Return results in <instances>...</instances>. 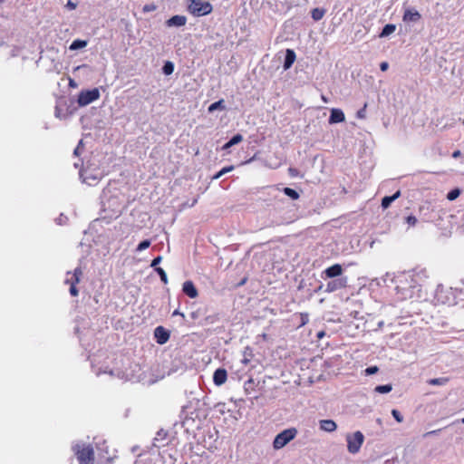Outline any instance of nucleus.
<instances>
[{"instance_id": "1", "label": "nucleus", "mask_w": 464, "mask_h": 464, "mask_svg": "<svg viewBox=\"0 0 464 464\" xmlns=\"http://www.w3.org/2000/svg\"><path fill=\"white\" fill-rule=\"evenodd\" d=\"M428 277L426 269H412L404 272L396 277L395 289L401 298H411L415 291H420V286Z\"/></svg>"}, {"instance_id": "2", "label": "nucleus", "mask_w": 464, "mask_h": 464, "mask_svg": "<svg viewBox=\"0 0 464 464\" xmlns=\"http://www.w3.org/2000/svg\"><path fill=\"white\" fill-rule=\"evenodd\" d=\"M296 219L294 205L284 198L276 200V206L269 211V226L287 225Z\"/></svg>"}, {"instance_id": "3", "label": "nucleus", "mask_w": 464, "mask_h": 464, "mask_svg": "<svg viewBox=\"0 0 464 464\" xmlns=\"http://www.w3.org/2000/svg\"><path fill=\"white\" fill-rule=\"evenodd\" d=\"M72 450L80 464H93L94 451L91 445L76 444Z\"/></svg>"}, {"instance_id": "4", "label": "nucleus", "mask_w": 464, "mask_h": 464, "mask_svg": "<svg viewBox=\"0 0 464 464\" xmlns=\"http://www.w3.org/2000/svg\"><path fill=\"white\" fill-rule=\"evenodd\" d=\"M188 10L194 16H203L211 13L212 5L208 2H201L200 0H189Z\"/></svg>"}, {"instance_id": "5", "label": "nucleus", "mask_w": 464, "mask_h": 464, "mask_svg": "<svg viewBox=\"0 0 464 464\" xmlns=\"http://www.w3.org/2000/svg\"><path fill=\"white\" fill-rule=\"evenodd\" d=\"M297 430L295 428L284 430L276 436L273 441V447L276 450L284 448L288 442L295 438Z\"/></svg>"}, {"instance_id": "6", "label": "nucleus", "mask_w": 464, "mask_h": 464, "mask_svg": "<svg viewBox=\"0 0 464 464\" xmlns=\"http://www.w3.org/2000/svg\"><path fill=\"white\" fill-rule=\"evenodd\" d=\"M100 96L101 93L98 88H93L91 90H82L78 94L77 103L80 107H84L97 101L100 98Z\"/></svg>"}, {"instance_id": "7", "label": "nucleus", "mask_w": 464, "mask_h": 464, "mask_svg": "<svg viewBox=\"0 0 464 464\" xmlns=\"http://www.w3.org/2000/svg\"><path fill=\"white\" fill-rule=\"evenodd\" d=\"M346 441L348 451L352 454H355L360 450L364 441V436L361 431L358 430L352 434H347Z\"/></svg>"}, {"instance_id": "8", "label": "nucleus", "mask_w": 464, "mask_h": 464, "mask_svg": "<svg viewBox=\"0 0 464 464\" xmlns=\"http://www.w3.org/2000/svg\"><path fill=\"white\" fill-rule=\"evenodd\" d=\"M348 284V278L347 276H341L338 278H332L331 281H329L326 284L325 292L327 293H333L337 290L345 288Z\"/></svg>"}, {"instance_id": "9", "label": "nucleus", "mask_w": 464, "mask_h": 464, "mask_svg": "<svg viewBox=\"0 0 464 464\" xmlns=\"http://www.w3.org/2000/svg\"><path fill=\"white\" fill-rule=\"evenodd\" d=\"M343 269L342 266L340 264H334L324 270L323 278H338L343 276Z\"/></svg>"}, {"instance_id": "10", "label": "nucleus", "mask_w": 464, "mask_h": 464, "mask_svg": "<svg viewBox=\"0 0 464 464\" xmlns=\"http://www.w3.org/2000/svg\"><path fill=\"white\" fill-rule=\"evenodd\" d=\"M170 334L163 326H157L154 330V337L159 344H165L169 339Z\"/></svg>"}, {"instance_id": "11", "label": "nucleus", "mask_w": 464, "mask_h": 464, "mask_svg": "<svg viewBox=\"0 0 464 464\" xmlns=\"http://www.w3.org/2000/svg\"><path fill=\"white\" fill-rule=\"evenodd\" d=\"M421 18L420 14L414 8H407L404 11L402 20L405 23H416Z\"/></svg>"}, {"instance_id": "12", "label": "nucleus", "mask_w": 464, "mask_h": 464, "mask_svg": "<svg viewBox=\"0 0 464 464\" xmlns=\"http://www.w3.org/2000/svg\"><path fill=\"white\" fill-rule=\"evenodd\" d=\"M227 379V372L224 368H218L213 374V382L217 386L223 385Z\"/></svg>"}, {"instance_id": "13", "label": "nucleus", "mask_w": 464, "mask_h": 464, "mask_svg": "<svg viewBox=\"0 0 464 464\" xmlns=\"http://www.w3.org/2000/svg\"><path fill=\"white\" fill-rule=\"evenodd\" d=\"M183 293L189 298H196L198 295V290L192 281H185L182 285Z\"/></svg>"}, {"instance_id": "14", "label": "nucleus", "mask_w": 464, "mask_h": 464, "mask_svg": "<svg viewBox=\"0 0 464 464\" xmlns=\"http://www.w3.org/2000/svg\"><path fill=\"white\" fill-rule=\"evenodd\" d=\"M187 23V17L184 15H173L167 20L166 24L169 27H180L185 25Z\"/></svg>"}, {"instance_id": "15", "label": "nucleus", "mask_w": 464, "mask_h": 464, "mask_svg": "<svg viewBox=\"0 0 464 464\" xmlns=\"http://www.w3.org/2000/svg\"><path fill=\"white\" fill-rule=\"evenodd\" d=\"M344 120H345V116L342 110H340V109H332L331 110V113L329 116V123L330 124L340 123V122L344 121Z\"/></svg>"}, {"instance_id": "16", "label": "nucleus", "mask_w": 464, "mask_h": 464, "mask_svg": "<svg viewBox=\"0 0 464 464\" xmlns=\"http://www.w3.org/2000/svg\"><path fill=\"white\" fill-rule=\"evenodd\" d=\"M296 58L295 53L292 49H286L285 54V60L283 68L284 70H288L292 67L293 63H295Z\"/></svg>"}, {"instance_id": "17", "label": "nucleus", "mask_w": 464, "mask_h": 464, "mask_svg": "<svg viewBox=\"0 0 464 464\" xmlns=\"http://www.w3.org/2000/svg\"><path fill=\"white\" fill-rule=\"evenodd\" d=\"M319 424L320 429L327 432L334 431L337 428L336 423L333 420H322Z\"/></svg>"}, {"instance_id": "18", "label": "nucleus", "mask_w": 464, "mask_h": 464, "mask_svg": "<svg viewBox=\"0 0 464 464\" xmlns=\"http://www.w3.org/2000/svg\"><path fill=\"white\" fill-rule=\"evenodd\" d=\"M401 196V191L398 190L396 191L393 195L392 196H385L382 199V208H388L391 204L396 200L399 197Z\"/></svg>"}, {"instance_id": "19", "label": "nucleus", "mask_w": 464, "mask_h": 464, "mask_svg": "<svg viewBox=\"0 0 464 464\" xmlns=\"http://www.w3.org/2000/svg\"><path fill=\"white\" fill-rule=\"evenodd\" d=\"M396 30V25L393 24H387L383 26L382 32L379 34L380 38H385L393 34Z\"/></svg>"}, {"instance_id": "20", "label": "nucleus", "mask_w": 464, "mask_h": 464, "mask_svg": "<svg viewBox=\"0 0 464 464\" xmlns=\"http://www.w3.org/2000/svg\"><path fill=\"white\" fill-rule=\"evenodd\" d=\"M87 44H88L87 40L75 39L70 44L69 49L71 51H76V50H80V49L86 47Z\"/></svg>"}, {"instance_id": "21", "label": "nucleus", "mask_w": 464, "mask_h": 464, "mask_svg": "<svg viewBox=\"0 0 464 464\" xmlns=\"http://www.w3.org/2000/svg\"><path fill=\"white\" fill-rule=\"evenodd\" d=\"M217 110H220V111L226 110L225 102L223 99L211 103L208 108V111L209 113H212Z\"/></svg>"}, {"instance_id": "22", "label": "nucleus", "mask_w": 464, "mask_h": 464, "mask_svg": "<svg viewBox=\"0 0 464 464\" xmlns=\"http://www.w3.org/2000/svg\"><path fill=\"white\" fill-rule=\"evenodd\" d=\"M325 14V10L323 8H314L311 12L312 18L314 21L321 20Z\"/></svg>"}, {"instance_id": "23", "label": "nucleus", "mask_w": 464, "mask_h": 464, "mask_svg": "<svg viewBox=\"0 0 464 464\" xmlns=\"http://www.w3.org/2000/svg\"><path fill=\"white\" fill-rule=\"evenodd\" d=\"M79 173L80 177L82 179V181L88 183L89 185H92L90 179H92L93 181H96L98 179V178L95 176L87 175V170L84 169H81Z\"/></svg>"}, {"instance_id": "24", "label": "nucleus", "mask_w": 464, "mask_h": 464, "mask_svg": "<svg viewBox=\"0 0 464 464\" xmlns=\"http://www.w3.org/2000/svg\"><path fill=\"white\" fill-rule=\"evenodd\" d=\"M283 192L285 196L289 197L293 200H295L300 197L299 193L291 188H284Z\"/></svg>"}, {"instance_id": "25", "label": "nucleus", "mask_w": 464, "mask_h": 464, "mask_svg": "<svg viewBox=\"0 0 464 464\" xmlns=\"http://www.w3.org/2000/svg\"><path fill=\"white\" fill-rule=\"evenodd\" d=\"M168 436V432L166 430H164L163 429H160L157 434H156V437L154 438V443L153 445L156 446V447H160L157 442L158 441H162V440H165L166 438Z\"/></svg>"}, {"instance_id": "26", "label": "nucleus", "mask_w": 464, "mask_h": 464, "mask_svg": "<svg viewBox=\"0 0 464 464\" xmlns=\"http://www.w3.org/2000/svg\"><path fill=\"white\" fill-rule=\"evenodd\" d=\"M174 72V63L170 61L165 62L162 67V72L165 75H170Z\"/></svg>"}, {"instance_id": "27", "label": "nucleus", "mask_w": 464, "mask_h": 464, "mask_svg": "<svg viewBox=\"0 0 464 464\" xmlns=\"http://www.w3.org/2000/svg\"><path fill=\"white\" fill-rule=\"evenodd\" d=\"M392 390V384L378 385L374 388V392L378 393H389Z\"/></svg>"}, {"instance_id": "28", "label": "nucleus", "mask_w": 464, "mask_h": 464, "mask_svg": "<svg viewBox=\"0 0 464 464\" xmlns=\"http://www.w3.org/2000/svg\"><path fill=\"white\" fill-rule=\"evenodd\" d=\"M460 193L461 190L459 188H455L448 192L447 199L450 201H453L459 197Z\"/></svg>"}, {"instance_id": "29", "label": "nucleus", "mask_w": 464, "mask_h": 464, "mask_svg": "<svg viewBox=\"0 0 464 464\" xmlns=\"http://www.w3.org/2000/svg\"><path fill=\"white\" fill-rule=\"evenodd\" d=\"M234 169V166H227V167H225L223 168L222 169H220L218 172H217L214 176H213V179H220L223 175L232 171Z\"/></svg>"}, {"instance_id": "30", "label": "nucleus", "mask_w": 464, "mask_h": 464, "mask_svg": "<svg viewBox=\"0 0 464 464\" xmlns=\"http://www.w3.org/2000/svg\"><path fill=\"white\" fill-rule=\"evenodd\" d=\"M448 378H434L430 379L428 383L430 385H445L448 382Z\"/></svg>"}, {"instance_id": "31", "label": "nucleus", "mask_w": 464, "mask_h": 464, "mask_svg": "<svg viewBox=\"0 0 464 464\" xmlns=\"http://www.w3.org/2000/svg\"><path fill=\"white\" fill-rule=\"evenodd\" d=\"M150 244H151L150 240L144 239L141 242H140V244L137 246L136 251L141 252V251L147 249L148 247H150Z\"/></svg>"}, {"instance_id": "32", "label": "nucleus", "mask_w": 464, "mask_h": 464, "mask_svg": "<svg viewBox=\"0 0 464 464\" xmlns=\"http://www.w3.org/2000/svg\"><path fill=\"white\" fill-rule=\"evenodd\" d=\"M155 271L159 275V276L160 277V280L164 284H167L168 283V276H167V274H166L165 270L162 267H156Z\"/></svg>"}, {"instance_id": "33", "label": "nucleus", "mask_w": 464, "mask_h": 464, "mask_svg": "<svg viewBox=\"0 0 464 464\" xmlns=\"http://www.w3.org/2000/svg\"><path fill=\"white\" fill-rule=\"evenodd\" d=\"M461 286L456 285L454 287H450V291L457 295V294H463L464 295V280H460Z\"/></svg>"}, {"instance_id": "34", "label": "nucleus", "mask_w": 464, "mask_h": 464, "mask_svg": "<svg viewBox=\"0 0 464 464\" xmlns=\"http://www.w3.org/2000/svg\"><path fill=\"white\" fill-rule=\"evenodd\" d=\"M243 140V136L239 133L235 134L228 141L230 145L234 146L240 143Z\"/></svg>"}, {"instance_id": "35", "label": "nucleus", "mask_w": 464, "mask_h": 464, "mask_svg": "<svg viewBox=\"0 0 464 464\" xmlns=\"http://www.w3.org/2000/svg\"><path fill=\"white\" fill-rule=\"evenodd\" d=\"M72 275L74 276V282L79 283L82 276V268L80 266L76 267Z\"/></svg>"}, {"instance_id": "36", "label": "nucleus", "mask_w": 464, "mask_h": 464, "mask_svg": "<svg viewBox=\"0 0 464 464\" xmlns=\"http://www.w3.org/2000/svg\"><path fill=\"white\" fill-rule=\"evenodd\" d=\"M392 415L398 422L403 421V416L398 410H396V409L392 410Z\"/></svg>"}, {"instance_id": "37", "label": "nucleus", "mask_w": 464, "mask_h": 464, "mask_svg": "<svg viewBox=\"0 0 464 464\" xmlns=\"http://www.w3.org/2000/svg\"><path fill=\"white\" fill-rule=\"evenodd\" d=\"M406 222H407V224H409L410 226L414 227V226L417 224L418 219H417V218H416L415 216H413V215H410V216H408V217L406 218Z\"/></svg>"}, {"instance_id": "38", "label": "nucleus", "mask_w": 464, "mask_h": 464, "mask_svg": "<svg viewBox=\"0 0 464 464\" xmlns=\"http://www.w3.org/2000/svg\"><path fill=\"white\" fill-rule=\"evenodd\" d=\"M82 148H83V141H82V140H81L79 141L77 147L73 150V155L74 156H79L82 153Z\"/></svg>"}, {"instance_id": "39", "label": "nucleus", "mask_w": 464, "mask_h": 464, "mask_svg": "<svg viewBox=\"0 0 464 464\" xmlns=\"http://www.w3.org/2000/svg\"><path fill=\"white\" fill-rule=\"evenodd\" d=\"M379 371L377 366H370L365 369L366 375H372Z\"/></svg>"}, {"instance_id": "40", "label": "nucleus", "mask_w": 464, "mask_h": 464, "mask_svg": "<svg viewBox=\"0 0 464 464\" xmlns=\"http://www.w3.org/2000/svg\"><path fill=\"white\" fill-rule=\"evenodd\" d=\"M161 260H162V256H156V257L151 261L150 266H151V267H154V269H155L156 267H159L158 266H159V264L161 262Z\"/></svg>"}, {"instance_id": "41", "label": "nucleus", "mask_w": 464, "mask_h": 464, "mask_svg": "<svg viewBox=\"0 0 464 464\" xmlns=\"http://www.w3.org/2000/svg\"><path fill=\"white\" fill-rule=\"evenodd\" d=\"M69 291H70L71 295H72V296H77L78 294H79V291H78V289L76 287V285H73V284L70 285V290Z\"/></svg>"}, {"instance_id": "42", "label": "nucleus", "mask_w": 464, "mask_h": 464, "mask_svg": "<svg viewBox=\"0 0 464 464\" xmlns=\"http://www.w3.org/2000/svg\"><path fill=\"white\" fill-rule=\"evenodd\" d=\"M67 276H70V277H67L65 279V284H68V285H77L78 283H75L74 282V276H72L70 272L67 273Z\"/></svg>"}, {"instance_id": "43", "label": "nucleus", "mask_w": 464, "mask_h": 464, "mask_svg": "<svg viewBox=\"0 0 464 464\" xmlns=\"http://www.w3.org/2000/svg\"><path fill=\"white\" fill-rule=\"evenodd\" d=\"M54 114L56 118L63 119L64 115L62 113V110L58 105L55 106Z\"/></svg>"}, {"instance_id": "44", "label": "nucleus", "mask_w": 464, "mask_h": 464, "mask_svg": "<svg viewBox=\"0 0 464 464\" xmlns=\"http://www.w3.org/2000/svg\"><path fill=\"white\" fill-rule=\"evenodd\" d=\"M65 7L69 10H74L76 7H77V4L76 3H73L72 1L71 0H68L66 5H65Z\"/></svg>"}, {"instance_id": "45", "label": "nucleus", "mask_w": 464, "mask_h": 464, "mask_svg": "<svg viewBox=\"0 0 464 464\" xmlns=\"http://www.w3.org/2000/svg\"><path fill=\"white\" fill-rule=\"evenodd\" d=\"M366 105H364L363 108L360 109L358 111H357V117L360 118V119H364L365 118V112H366Z\"/></svg>"}, {"instance_id": "46", "label": "nucleus", "mask_w": 464, "mask_h": 464, "mask_svg": "<svg viewBox=\"0 0 464 464\" xmlns=\"http://www.w3.org/2000/svg\"><path fill=\"white\" fill-rule=\"evenodd\" d=\"M67 219L66 217H64L63 214L56 219V223L58 225H63L64 224L65 220Z\"/></svg>"}, {"instance_id": "47", "label": "nucleus", "mask_w": 464, "mask_h": 464, "mask_svg": "<svg viewBox=\"0 0 464 464\" xmlns=\"http://www.w3.org/2000/svg\"><path fill=\"white\" fill-rule=\"evenodd\" d=\"M388 68H389V63L387 62L381 63L380 69H381L382 72L387 71Z\"/></svg>"}, {"instance_id": "48", "label": "nucleus", "mask_w": 464, "mask_h": 464, "mask_svg": "<svg viewBox=\"0 0 464 464\" xmlns=\"http://www.w3.org/2000/svg\"><path fill=\"white\" fill-rule=\"evenodd\" d=\"M289 173L292 177H295L298 173L297 169H294V168H290L289 169Z\"/></svg>"}, {"instance_id": "49", "label": "nucleus", "mask_w": 464, "mask_h": 464, "mask_svg": "<svg viewBox=\"0 0 464 464\" xmlns=\"http://www.w3.org/2000/svg\"><path fill=\"white\" fill-rule=\"evenodd\" d=\"M231 147H232V145H230V142H229V141H227V143H225V144L223 145L222 150H227L230 149Z\"/></svg>"}, {"instance_id": "50", "label": "nucleus", "mask_w": 464, "mask_h": 464, "mask_svg": "<svg viewBox=\"0 0 464 464\" xmlns=\"http://www.w3.org/2000/svg\"><path fill=\"white\" fill-rule=\"evenodd\" d=\"M176 315H181L182 317H184V314L180 313L179 310H175L172 314V316H176Z\"/></svg>"}, {"instance_id": "51", "label": "nucleus", "mask_w": 464, "mask_h": 464, "mask_svg": "<svg viewBox=\"0 0 464 464\" xmlns=\"http://www.w3.org/2000/svg\"><path fill=\"white\" fill-rule=\"evenodd\" d=\"M325 335V333L324 331H321L317 334L318 339H322Z\"/></svg>"}, {"instance_id": "52", "label": "nucleus", "mask_w": 464, "mask_h": 464, "mask_svg": "<svg viewBox=\"0 0 464 464\" xmlns=\"http://www.w3.org/2000/svg\"><path fill=\"white\" fill-rule=\"evenodd\" d=\"M459 155H460V151L459 150H456V151L453 152L452 157L453 158H458V157H459Z\"/></svg>"}, {"instance_id": "53", "label": "nucleus", "mask_w": 464, "mask_h": 464, "mask_svg": "<svg viewBox=\"0 0 464 464\" xmlns=\"http://www.w3.org/2000/svg\"><path fill=\"white\" fill-rule=\"evenodd\" d=\"M73 165H74V167L77 169V168H79L80 166H81V167L82 166V160H79L78 162H75Z\"/></svg>"}, {"instance_id": "54", "label": "nucleus", "mask_w": 464, "mask_h": 464, "mask_svg": "<svg viewBox=\"0 0 464 464\" xmlns=\"http://www.w3.org/2000/svg\"><path fill=\"white\" fill-rule=\"evenodd\" d=\"M144 10H145V11H149V10H150V7L145 6V7H144Z\"/></svg>"}, {"instance_id": "55", "label": "nucleus", "mask_w": 464, "mask_h": 464, "mask_svg": "<svg viewBox=\"0 0 464 464\" xmlns=\"http://www.w3.org/2000/svg\"><path fill=\"white\" fill-rule=\"evenodd\" d=\"M247 362H248V360H247V359H245V360L243 361V362H244V363H247Z\"/></svg>"}, {"instance_id": "56", "label": "nucleus", "mask_w": 464, "mask_h": 464, "mask_svg": "<svg viewBox=\"0 0 464 464\" xmlns=\"http://www.w3.org/2000/svg\"><path fill=\"white\" fill-rule=\"evenodd\" d=\"M461 422L464 424V418L461 420Z\"/></svg>"}, {"instance_id": "57", "label": "nucleus", "mask_w": 464, "mask_h": 464, "mask_svg": "<svg viewBox=\"0 0 464 464\" xmlns=\"http://www.w3.org/2000/svg\"><path fill=\"white\" fill-rule=\"evenodd\" d=\"M3 0H0V2H2Z\"/></svg>"}]
</instances>
